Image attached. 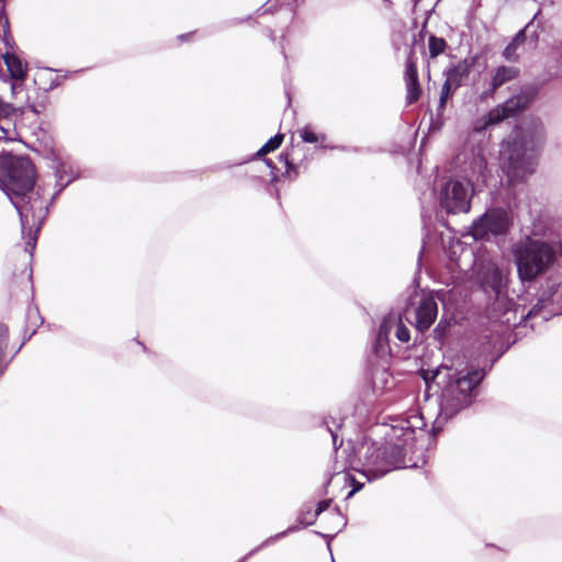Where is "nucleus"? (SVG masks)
Listing matches in <instances>:
<instances>
[{"instance_id": "cd10ccee", "label": "nucleus", "mask_w": 562, "mask_h": 562, "mask_svg": "<svg viewBox=\"0 0 562 562\" xmlns=\"http://www.w3.org/2000/svg\"><path fill=\"white\" fill-rule=\"evenodd\" d=\"M387 471H389V470L380 471L379 473H375V474H374V477L382 476V475H384Z\"/></svg>"}, {"instance_id": "9d476101", "label": "nucleus", "mask_w": 562, "mask_h": 562, "mask_svg": "<svg viewBox=\"0 0 562 562\" xmlns=\"http://www.w3.org/2000/svg\"><path fill=\"white\" fill-rule=\"evenodd\" d=\"M405 83L407 91L406 100L408 104H412L419 99V95L422 93L418 80L416 57L413 52L409 53L406 60Z\"/></svg>"}, {"instance_id": "9b49d317", "label": "nucleus", "mask_w": 562, "mask_h": 562, "mask_svg": "<svg viewBox=\"0 0 562 562\" xmlns=\"http://www.w3.org/2000/svg\"><path fill=\"white\" fill-rule=\"evenodd\" d=\"M519 75V70L516 67L510 66H499L495 69L492 82H491V89L490 91L485 92L486 95H493L495 90L499 88L501 86L505 85L506 82L517 78Z\"/></svg>"}, {"instance_id": "423d86ee", "label": "nucleus", "mask_w": 562, "mask_h": 562, "mask_svg": "<svg viewBox=\"0 0 562 562\" xmlns=\"http://www.w3.org/2000/svg\"><path fill=\"white\" fill-rule=\"evenodd\" d=\"M533 98L531 91H521L518 94L509 98L503 104H499L492 109L486 115L479 119L474 124L476 132H482L491 125H495L518 114L529 106Z\"/></svg>"}, {"instance_id": "412c9836", "label": "nucleus", "mask_w": 562, "mask_h": 562, "mask_svg": "<svg viewBox=\"0 0 562 562\" xmlns=\"http://www.w3.org/2000/svg\"><path fill=\"white\" fill-rule=\"evenodd\" d=\"M396 337L402 342H407L411 338L409 330L402 324L401 319L396 317Z\"/></svg>"}, {"instance_id": "5701e85b", "label": "nucleus", "mask_w": 562, "mask_h": 562, "mask_svg": "<svg viewBox=\"0 0 562 562\" xmlns=\"http://www.w3.org/2000/svg\"><path fill=\"white\" fill-rule=\"evenodd\" d=\"M16 113V110L13 108V105L5 103L0 99V119H11Z\"/></svg>"}, {"instance_id": "aec40b11", "label": "nucleus", "mask_w": 562, "mask_h": 562, "mask_svg": "<svg viewBox=\"0 0 562 562\" xmlns=\"http://www.w3.org/2000/svg\"><path fill=\"white\" fill-rule=\"evenodd\" d=\"M13 123L11 119H0V139H12Z\"/></svg>"}, {"instance_id": "c85d7f7f", "label": "nucleus", "mask_w": 562, "mask_h": 562, "mask_svg": "<svg viewBox=\"0 0 562 562\" xmlns=\"http://www.w3.org/2000/svg\"><path fill=\"white\" fill-rule=\"evenodd\" d=\"M4 0H0V3H3Z\"/></svg>"}, {"instance_id": "39448f33", "label": "nucleus", "mask_w": 562, "mask_h": 562, "mask_svg": "<svg viewBox=\"0 0 562 562\" xmlns=\"http://www.w3.org/2000/svg\"><path fill=\"white\" fill-rule=\"evenodd\" d=\"M473 193L474 188L471 181L450 179L440 189V206L449 214L468 213Z\"/></svg>"}, {"instance_id": "20e7f679", "label": "nucleus", "mask_w": 562, "mask_h": 562, "mask_svg": "<svg viewBox=\"0 0 562 562\" xmlns=\"http://www.w3.org/2000/svg\"><path fill=\"white\" fill-rule=\"evenodd\" d=\"M484 372L474 370L451 382L443 392L441 408L451 416L471 403L472 391L482 381Z\"/></svg>"}, {"instance_id": "f03ea898", "label": "nucleus", "mask_w": 562, "mask_h": 562, "mask_svg": "<svg viewBox=\"0 0 562 562\" xmlns=\"http://www.w3.org/2000/svg\"><path fill=\"white\" fill-rule=\"evenodd\" d=\"M543 139V126L537 121L532 131H525L521 136H513L505 140L499 150V160L503 171L509 182L524 180L535 170L533 153Z\"/></svg>"}, {"instance_id": "a211bd4d", "label": "nucleus", "mask_w": 562, "mask_h": 562, "mask_svg": "<svg viewBox=\"0 0 562 562\" xmlns=\"http://www.w3.org/2000/svg\"><path fill=\"white\" fill-rule=\"evenodd\" d=\"M9 20L4 12V4L0 3V38L8 44Z\"/></svg>"}, {"instance_id": "ddd939ff", "label": "nucleus", "mask_w": 562, "mask_h": 562, "mask_svg": "<svg viewBox=\"0 0 562 562\" xmlns=\"http://www.w3.org/2000/svg\"><path fill=\"white\" fill-rule=\"evenodd\" d=\"M3 61L12 79L24 80L26 77V68L22 60L14 54L5 53Z\"/></svg>"}, {"instance_id": "b1692460", "label": "nucleus", "mask_w": 562, "mask_h": 562, "mask_svg": "<svg viewBox=\"0 0 562 562\" xmlns=\"http://www.w3.org/2000/svg\"><path fill=\"white\" fill-rule=\"evenodd\" d=\"M457 88L448 83L447 81L443 82L440 93V108H443L448 98L454 92Z\"/></svg>"}, {"instance_id": "4468645a", "label": "nucleus", "mask_w": 562, "mask_h": 562, "mask_svg": "<svg viewBox=\"0 0 562 562\" xmlns=\"http://www.w3.org/2000/svg\"><path fill=\"white\" fill-rule=\"evenodd\" d=\"M526 41V33L525 30H520L515 37L512 40V42L505 47L504 49V57L507 60L516 61L518 59V48L525 43Z\"/></svg>"}, {"instance_id": "4be33fe9", "label": "nucleus", "mask_w": 562, "mask_h": 562, "mask_svg": "<svg viewBox=\"0 0 562 562\" xmlns=\"http://www.w3.org/2000/svg\"><path fill=\"white\" fill-rule=\"evenodd\" d=\"M301 137L306 143H317L319 139H324V136L315 134L308 126L302 128Z\"/></svg>"}, {"instance_id": "6e6552de", "label": "nucleus", "mask_w": 562, "mask_h": 562, "mask_svg": "<svg viewBox=\"0 0 562 562\" xmlns=\"http://www.w3.org/2000/svg\"><path fill=\"white\" fill-rule=\"evenodd\" d=\"M477 279L484 290H492L498 299L507 283V273L499 269L494 262L482 263Z\"/></svg>"}, {"instance_id": "393cba45", "label": "nucleus", "mask_w": 562, "mask_h": 562, "mask_svg": "<svg viewBox=\"0 0 562 562\" xmlns=\"http://www.w3.org/2000/svg\"><path fill=\"white\" fill-rule=\"evenodd\" d=\"M8 337V327L3 324H0V345H1V352H3V347L5 344Z\"/></svg>"}, {"instance_id": "6ab92c4d", "label": "nucleus", "mask_w": 562, "mask_h": 562, "mask_svg": "<svg viewBox=\"0 0 562 562\" xmlns=\"http://www.w3.org/2000/svg\"><path fill=\"white\" fill-rule=\"evenodd\" d=\"M473 173H477L476 180L479 181L482 179V181H485V171H486V161L483 157L477 156L474 158L473 162Z\"/></svg>"}, {"instance_id": "bb28decb", "label": "nucleus", "mask_w": 562, "mask_h": 562, "mask_svg": "<svg viewBox=\"0 0 562 562\" xmlns=\"http://www.w3.org/2000/svg\"><path fill=\"white\" fill-rule=\"evenodd\" d=\"M330 434H331V437H333V441H334V445H336V441H337V435L334 434V431L331 429H329Z\"/></svg>"}, {"instance_id": "dca6fc26", "label": "nucleus", "mask_w": 562, "mask_h": 562, "mask_svg": "<svg viewBox=\"0 0 562 562\" xmlns=\"http://www.w3.org/2000/svg\"><path fill=\"white\" fill-rule=\"evenodd\" d=\"M396 323V316L395 315H389L386 316L379 328L378 333V340L382 341L384 339H387V336L393 327H395Z\"/></svg>"}, {"instance_id": "f8f14e48", "label": "nucleus", "mask_w": 562, "mask_h": 562, "mask_svg": "<svg viewBox=\"0 0 562 562\" xmlns=\"http://www.w3.org/2000/svg\"><path fill=\"white\" fill-rule=\"evenodd\" d=\"M471 64L467 60L459 61L457 65L446 71V80L451 86L458 88L462 80L470 74Z\"/></svg>"}, {"instance_id": "a878e982", "label": "nucleus", "mask_w": 562, "mask_h": 562, "mask_svg": "<svg viewBox=\"0 0 562 562\" xmlns=\"http://www.w3.org/2000/svg\"><path fill=\"white\" fill-rule=\"evenodd\" d=\"M330 501H322L318 503L317 508L315 510L314 517H317L321 513L326 510L329 507Z\"/></svg>"}, {"instance_id": "0eeeda50", "label": "nucleus", "mask_w": 562, "mask_h": 562, "mask_svg": "<svg viewBox=\"0 0 562 562\" xmlns=\"http://www.w3.org/2000/svg\"><path fill=\"white\" fill-rule=\"evenodd\" d=\"M508 228V213L502 209H493L473 224L472 235L475 239H488L491 236L505 234Z\"/></svg>"}, {"instance_id": "f3484780", "label": "nucleus", "mask_w": 562, "mask_h": 562, "mask_svg": "<svg viewBox=\"0 0 562 562\" xmlns=\"http://www.w3.org/2000/svg\"><path fill=\"white\" fill-rule=\"evenodd\" d=\"M283 135L277 134L274 137H271L257 153L258 156H263L270 151L276 150L282 143Z\"/></svg>"}, {"instance_id": "1a4fd4ad", "label": "nucleus", "mask_w": 562, "mask_h": 562, "mask_svg": "<svg viewBox=\"0 0 562 562\" xmlns=\"http://www.w3.org/2000/svg\"><path fill=\"white\" fill-rule=\"evenodd\" d=\"M438 307L436 301L431 296L422 299L415 311V325L420 331L427 330L436 321Z\"/></svg>"}, {"instance_id": "7ed1b4c3", "label": "nucleus", "mask_w": 562, "mask_h": 562, "mask_svg": "<svg viewBox=\"0 0 562 562\" xmlns=\"http://www.w3.org/2000/svg\"><path fill=\"white\" fill-rule=\"evenodd\" d=\"M515 259L520 280L532 281L553 263L555 251L544 241L527 239L517 246Z\"/></svg>"}, {"instance_id": "2eb2a0df", "label": "nucleus", "mask_w": 562, "mask_h": 562, "mask_svg": "<svg viewBox=\"0 0 562 562\" xmlns=\"http://www.w3.org/2000/svg\"><path fill=\"white\" fill-rule=\"evenodd\" d=\"M447 48V42L435 35H431L428 40V49L431 58H436L440 54H442Z\"/></svg>"}, {"instance_id": "f257e3e1", "label": "nucleus", "mask_w": 562, "mask_h": 562, "mask_svg": "<svg viewBox=\"0 0 562 562\" xmlns=\"http://www.w3.org/2000/svg\"><path fill=\"white\" fill-rule=\"evenodd\" d=\"M0 175L7 193L20 214L22 226L40 221L44 215V203L33 191L35 175L30 159L11 155L2 157Z\"/></svg>"}]
</instances>
